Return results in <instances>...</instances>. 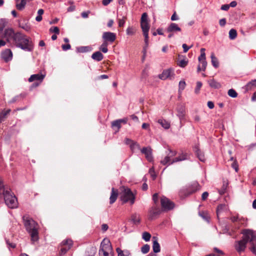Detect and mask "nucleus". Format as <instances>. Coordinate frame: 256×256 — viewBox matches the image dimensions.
<instances>
[{"instance_id":"f257e3e1","label":"nucleus","mask_w":256,"mask_h":256,"mask_svg":"<svg viewBox=\"0 0 256 256\" xmlns=\"http://www.w3.org/2000/svg\"><path fill=\"white\" fill-rule=\"evenodd\" d=\"M3 36L6 40L0 38V48L5 46L8 42L12 47L16 46L26 51L30 52L33 49L30 38L20 32H15L12 28L4 30Z\"/></svg>"},{"instance_id":"f03ea898","label":"nucleus","mask_w":256,"mask_h":256,"mask_svg":"<svg viewBox=\"0 0 256 256\" xmlns=\"http://www.w3.org/2000/svg\"><path fill=\"white\" fill-rule=\"evenodd\" d=\"M242 234H243L242 239L236 241L234 243V248L240 254L245 250L246 245L250 242V249L251 252L256 255V234L255 232L250 230H244Z\"/></svg>"},{"instance_id":"7ed1b4c3","label":"nucleus","mask_w":256,"mask_h":256,"mask_svg":"<svg viewBox=\"0 0 256 256\" xmlns=\"http://www.w3.org/2000/svg\"><path fill=\"white\" fill-rule=\"evenodd\" d=\"M23 220L26 229L30 234L32 242L38 240V226L32 218L28 216H24Z\"/></svg>"},{"instance_id":"20e7f679","label":"nucleus","mask_w":256,"mask_h":256,"mask_svg":"<svg viewBox=\"0 0 256 256\" xmlns=\"http://www.w3.org/2000/svg\"><path fill=\"white\" fill-rule=\"evenodd\" d=\"M120 196L124 203L130 202L132 204L134 203L135 194L126 186H122L120 188Z\"/></svg>"},{"instance_id":"39448f33","label":"nucleus","mask_w":256,"mask_h":256,"mask_svg":"<svg viewBox=\"0 0 256 256\" xmlns=\"http://www.w3.org/2000/svg\"><path fill=\"white\" fill-rule=\"evenodd\" d=\"M100 256H114V252L110 240L104 238L101 242L98 252Z\"/></svg>"},{"instance_id":"423d86ee","label":"nucleus","mask_w":256,"mask_h":256,"mask_svg":"<svg viewBox=\"0 0 256 256\" xmlns=\"http://www.w3.org/2000/svg\"><path fill=\"white\" fill-rule=\"evenodd\" d=\"M3 194L5 203L9 208H15L18 207L17 198L10 190H4Z\"/></svg>"},{"instance_id":"0eeeda50","label":"nucleus","mask_w":256,"mask_h":256,"mask_svg":"<svg viewBox=\"0 0 256 256\" xmlns=\"http://www.w3.org/2000/svg\"><path fill=\"white\" fill-rule=\"evenodd\" d=\"M170 153L171 154L170 156H165L164 159L160 160V164L163 165H170L174 162L182 161L188 158V155L186 154H182L176 158L171 160L170 157L174 156L175 152H170Z\"/></svg>"},{"instance_id":"6e6552de","label":"nucleus","mask_w":256,"mask_h":256,"mask_svg":"<svg viewBox=\"0 0 256 256\" xmlns=\"http://www.w3.org/2000/svg\"><path fill=\"white\" fill-rule=\"evenodd\" d=\"M72 245V242L70 239H67L62 242L61 248L59 252V256L64 254L71 248Z\"/></svg>"},{"instance_id":"1a4fd4ad","label":"nucleus","mask_w":256,"mask_h":256,"mask_svg":"<svg viewBox=\"0 0 256 256\" xmlns=\"http://www.w3.org/2000/svg\"><path fill=\"white\" fill-rule=\"evenodd\" d=\"M140 26L143 34L148 33L150 26L148 20V14L146 12L142 14V16Z\"/></svg>"},{"instance_id":"9d476101","label":"nucleus","mask_w":256,"mask_h":256,"mask_svg":"<svg viewBox=\"0 0 256 256\" xmlns=\"http://www.w3.org/2000/svg\"><path fill=\"white\" fill-rule=\"evenodd\" d=\"M174 70L168 68L164 70L161 74L158 76V77L162 80H166V79L172 80L174 78Z\"/></svg>"},{"instance_id":"9b49d317","label":"nucleus","mask_w":256,"mask_h":256,"mask_svg":"<svg viewBox=\"0 0 256 256\" xmlns=\"http://www.w3.org/2000/svg\"><path fill=\"white\" fill-rule=\"evenodd\" d=\"M161 206L164 210H168L174 208V204L166 197L163 196L160 200Z\"/></svg>"},{"instance_id":"f8f14e48","label":"nucleus","mask_w":256,"mask_h":256,"mask_svg":"<svg viewBox=\"0 0 256 256\" xmlns=\"http://www.w3.org/2000/svg\"><path fill=\"white\" fill-rule=\"evenodd\" d=\"M124 142L126 144L129 146L131 150L133 152H136L138 150H141L140 144L131 139L126 138L124 140Z\"/></svg>"},{"instance_id":"ddd939ff","label":"nucleus","mask_w":256,"mask_h":256,"mask_svg":"<svg viewBox=\"0 0 256 256\" xmlns=\"http://www.w3.org/2000/svg\"><path fill=\"white\" fill-rule=\"evenodd\" d=\"M0 56L2 58L7 62L12 60L13 54L10 49L6 48L1 52Z\"/></svg>"},{"instance_id":"4468645a","label":"nucleus","mask_w":256,"mask_h":256,"mask_svg":"<svg viewBox=\"0 0 256 256\" xmlns=\"http://www.w3.org/2000/svg\"><path fill=\"white\" fill-rule=\"evenodd\" d=\"M140 151L142 154L145 155L146 160L151 162L153 160V156L152 154V150L150 147L143 148Z\"/></svg>"},{"instance_id":"2eb2a0df","label":"nucleus","mask_w":256,"mask_h":256,"mask_svg":"<svg viewBox=\"0 0 256 256\" xmlns=\"http://www.w3.org/2000/svg\"><path fill=\"white\" fill-rule=\"evenodd\" d=\"M166 30L168 33H174L176 34L178 32H180L182 30L178 24L172 22L169 24Z\"/></svg>"},{"instance_id":"dca6fc26","label":"nucleus","mask_w":256,"mask_h":256,"mask_svg":"<svg viewBox=\"0 0 256 256\" xmlns=\"http://www.w3.org/2000/svg\"><path fill=\"white\" fill-rule=\"evenodd\" d=\"M102 37L104 42H112L116 40V35L112 32H104Z\"/></svg>"},{"instance_id":"f3484780","label":"nucleus","mask_w":256,"mask_h":256,"mask_svg":"<svg viewBox=\"0 0 256 256\" xmlns=\"http://www.w3.org/2000/svg\"><path fill=\"white\" fill-rule=\"evenodd\" d=\"M45 74H42L41 73L32 74L28 78V82H32L34 80H38L41 82L45 78Z\"/></svg>"},{"instance_id":"a211bd4d","label":"nucleus","mask_w":256,"mask_h":256,"mask_svg":"<svg viewBox=\"0 0 256 256\" xmlns=\"http://www.w3.org/2000/svg\"><path fill=\"white\" fill-rule=\"evenodd\" d=\"M160 213V210L156 207H152L149 211V218L152 220Z\"/></svg>"},{"instance_id":"6ab92c4d","label":"nucleus","mask_w":256,"mask_h":256,"mask_svg":"<svg viewBox=\"0 0 256 256\" xmlns=\"http://www.w3.org/2000/svg\"><path fill=\"white\" fill-rule=\"evenodd\" d=\"M186 114V109L184 106H180L177 108V116L180 120L184 118Z\"/></svg>"},{"instance_id":"aec40b11","label":"nucleus","mask_w":256,"mask_h":256,"mask_svg":"<svg viewBox=\"0 0 256 256\" xmlns=\"http://www.w3.org/2000/svg\"><path fill=\"white\" fill-rule=\"evenodd\" d=\"M152 249L153 251L155 253H157L160 252V246L158 242V238L156 236H153L152 238Z\"/></svg>"},{"instance_id":"412c9836","label":"nucleus","mask_w":256,"mask_h":256,"mask_svg":"<svg viewBox=\"0 0 256 256\" xmlns=\"http://www.w3.org/2000/svg\"><path fill=\"white\" fill-rule=\"evenodd\" d=\"M200 189V185L197 182H193L188 188V195Z\"/></svg>"},{"instance_id":"4be33fe9","label":"nucleus","mask_w":256,"mask_h":256,"mask_svg":"<svg viewBox=\"0 0 256 256\" xmlns=\"http://www.w3.org/2000/svg\"><path fill=\"white\" fill-rule=\"evenodd\" d=\"M118 193L117 190H115L114 188H112L110 198V204H112L116 202L118 198Z\"/></svg>"},{"instance_id":"5701e85b","label":"nucleus","mask_w":256,"mask_h":256,"mask_svg":"<svg viewBox=\"0 0 256 256\" xmlns=\"http://www.w3.org/2000/svg\"><path fill=\"white\" fill-rule=\"evenodd\" d=\"M92 59L99 62L103 59L104 56L100 52H96L92 54Z\"/></svg>"},{"instance_id":"b1692460","label":"nucleus","mask_w":256,"mask_h":256,"mask_svg":"<svg viewBox=\"0 0 256 256\" xmlns=\"http://www.w3.org/2000/svg\"><path fill=\"white\" fill-rule=\"evenodd\" d=\"M116 252H118V256H130V253L128 250H122L120 248H116Z\"/></svg>"},{"instance_id":"393cba45","label":"nucleus","mask_w":256,"mask_h":256,"mask_svg":"<svg viewBox=\"0 0 256 256\" xmlns=\"http://www.w3.org/2000/svg\"><path fill=\"white\" fill-rule=\"evenodd\" d=\"M210 86L214 88H219L221 87L220 83L214 80H210L208 82Z\"/></svg>"},{"instance_id":"a878e982","label":"nucleus","mask_w":256,"mask_h":256,"mask_svg":"<svg viewBox=\"0 0 256 256\" xmlns=\"http://www.w3.org/2000/svg\"><path fill=\"white\" fill-rule=\"evenodd\" d=\"M8 22V20L6 18L0 19V34L3 31L4 28L6 26Z\"/></svg>"},{"instance_id":"bb28decb","label":"nucleus","mask_w":256,"mask_h":256,"mask_svg":"<svg viewBox=\"0 0 256 256\" xmlns=\"http://www.w3.org/2000/svg\"><path fill=\"white\" fill-rule=\"evenodd\" d=\"M26 4V0H22L19 3L18 2V1H17L16 4V8L18 10H22L24 8Z\"/></svg>"},{"instance_id":"cd10ccee","label":"nucleus","mask_w":256,"mask_h":256,"mask_svg":"<svg viewBox=\"0 0 256 256\" xmlns=\"http://www.w3.org/2000/svg\"><path fill=\"white\" fill-rule=\"evenodd\" d=\"M207 66V62L206 60H201L200 62V64L198 67V72H199L200 70L205 71Z\"/></svg>"},{"instance_id":"c85d7f7f","label":"nucleus","mask_w":256,"mask_h":256,"mask_svg":"<svg viewBox=\"0 0 256 256\" xmlns=\"http://www.w3.org/2000/svg\"><path fill=\"white\" fill-rule=\"evenodd\" d=\"M228 209L227 206L224 204H221L218 206L217 208V216H218L219 214L224 211Z\"/></svg>"},{"instance_id":"c756f323","label":"nucleus","mask_w":256,"mask_h":256,"mask_svg":"<svg viewBox=\"0 0 256 256\" xmlns=\"http://www.w3.org/2000/svg\"><path fill=\"white\" fill-rule=\"evenodd\" d=\"M195 152L198 159L202 162H204L205 158L204 154L199 149L196 148L195 149Z\"/></svg>"},{"instance_id":"7c9ffc66","label":"nucleus","mask_w":256,"mask_h":256,"mask_svg":"<svg viewBox=\"0 0 256 256\" xmlns=\"http://www.w3.org/2000/svg\"><path fill=\"white\" fill-rule=\"evenodd\" d=\"M158 122L165 129H168L170 127V124L166 120H159Z\"/></svg>"},{"instance_id":"2f4dec72","label":"nucleus","mask_w":256,"mask_h":256,"mask_svg":"<svg viewBox=\"0 0 256 256\" xmlns=\"http://www.w3.org/2000/svg\"><path fill=\"white\" fill-rule=\"evenodd\" d=\"M92 50L90 46H80L77 48V51L79 52H86Z\"/></svg>"},{"instance_id":"473e14b6","label":"nucleus","mask_w":256,"mask_h":256,"mask_svg":"<svg viewBox=\"0 0 256 256\" xmlns=\"http://www.w3.org/2000/svg\"><path fill=\"white\" fill-rule=\"evenodd\" d=\"M210 58L212 59V66L216 68H218V60L217 58L214 56V54H211Z\"/></svg>"},{"instance_id":"72a5a7b5","label":"nucleus","mask_w":256,"mask_h":256,"mask_svg":"<svg viewBox=\"0 0 256 256\" xmlns=\"http://www.w3.org/2000/svg\"><path fill=\"white\" fill-rule=\"evenodd\" d=\"M132 220L136 224H138L140 222V216L138 214H134L132 216Z\"/></svg>"},{"instance_id":"f704fd0d","label":"nucleus","mask_w":256,"mask_h":256,"mask_svg":"<svg viewBox=\"0 0 256 256\" xmlns=\"http://www.w3.org/2000/svg\"><path fill=\"white\" fill-rule=\"evenodd\" d=\"M108 44L106 42H104L100 48V50L104 53H106L108 51L107 46Z\"/></svg>"},{"instance_id":"c9c22d12","label":"nucleus","mask_w":256,"mask_h":256,"mask_svg":"<svg viewBox=\"0 0 256 256\" xmlns=\"http://www.w3.org/2000/svg\"><path fill=\"white\" fill-rule=\"evenodd\" d=\"M10 112V110L9 109L6 111H3L0 114V123L6 118V116Z\"/></svg>"},{"instance_id":"e433bc0d","label":"nucleus","mask_w":256,"mask_h":256,"mask_svg":"<svg viewBox=\"0 0 256 256\" xmlns=\"http://www.w3.org/2000/svg\"><path fill=\"white\" fill-rule=\"evenodd\" d=\"M237 36V32L236 30L231 29L229 32V38L230 40H234Z\"/></svg>"},{"instance_id":"4c0bfd02","label":"nucleus","mask_w":256,"mask_h":256,"mask_svg":"<svg viewBox=\"0 0 256 256\" xmlns=\"http://www.w3.org/2000/svg\"><path fill=\"white\" fill-rule=\"evenodd\" d=\"M151 238L150 234L146 232H145L142 233V238L146 242H148Z\"/></svg>"},{"instance_id":"58836bf2","label":"nucleus","mask_w":256,"mask_h":256,"mask_svg":"<svg viewBox=\"0 0 256 256\" xmlns=\"http://www.w3.org/2000/svg\"><path fill=\"white\" fill-rule=\"evenodd\" d=\"M228 94L230 96L233 98H235L237 97V96H238L237 92H236V91L234 90L232 88L229 90H228Z\"/></svg>"},{"instance_id":"ea45409f","label":"nucleus","mask_w":256,"mask_h":256,"mask_svg":"<svg viewBox=\"0 0 256 256\" xmlns=\"http://www.w3.org/2000/svg\"><path fill=\"white\" fill-rule=\"evenodd\" d=\"M19 27L22 28L23 30H24L26 32H29V31H30V30L31 29L30 26L28 25L27 24H19Z\"/></svg>"},{"instance_id":"a19ab883","label":"nucleus","mask_w":256,"mask_h":256,"mask_svg":"<svg viewBox=\"0 0 256 256\" xmlns=\"http://www.w3.org/2000/svg\"><path fill=\"white\" fill-rule=\"evenodd\" d=\"M150 248V246L147 244H146L141 248V251L144 254H146L148 252Z\"/></svg>"},{"instance_id":"79ce46f5","label":"nucleus","mask_w":256,"mask_h":256,"mask_svg":"<svg viewBox=\"0 0 256 256\" xmlns=\"http://www.w3.org/2000/svg\"><path fill=\"white\" fill-rule=\"evenodd\" d=\"M120 120H114L112 122V126L113 127L116 126L118 128V130H119L120 128Z\"/></svg>"},{"instance_id":"37998d69","label":"nucleus","mask_w":256,"mask_h":256,"mask_svg":"<svg viewBox=\"0 0 256 256\" xmlns=\"http://www.w3.org/2000/svg\"><path fill=\"white\" fill-rule=\"evenodd\" d=\"M188 64V60L185 59L179 61L178 66L182 68L185 67Z\"/></svg>"},{"instance_id":"c03bdc74","label":"nucleus","mask_w":256,"mask_h":256,"mask_svg":"<svg viewBox=\"0 0 256 256\" xmlns=\"http://www.w3.org/2000/svg\"><path fill=\"white\" fill-rule=\"evenodd\" d=\"M202 86V83L200 82H196V86L195 88L194 92L196 94H198Z\"/></svg>"},{"instance_id":"a18cd8bd","label":"nucleus","mask_w":256,"mask_h":256,"mask_svg":"<svg viewBox=\"0 0 256 256\" xmlns=\"http://www.w3.org/2000/svg\"><path fill=\"white\" fill-rule=\"evenodd\" d=\"M50 31L51 32H54L56 34L60 33L59 28L57 26L52 27L50 29Z\"/></svg>"},{"instance_id":"49530a36","label":"nucleus","mask_w":256,"mask_h":256,"mask_svg":"<svg viewBox=\"0 0 256 256\" xmlns=\"http://www.w3.org/2000/svg\"><path fill=\"white\" fill-rule=\"evenodd\" d=\"M144 36L145 46H148V33L143 34Z\"/></svg>"},{"instance_id":"de8ad7c7","label":"nucleus","mask_w":256,"mask_h":256,"mask_svg":"<svg viewBox=\"0 0 256 256\" xmlns=\"http://www.w3.org/2000/svg\"><path fill=\"white\" fill-rule=\"evenodd\" d=\"M126 18L124 17L122 19L118 20V26L120 27H122L125 24Z\"/></svg>"},{"instance_id":"09e8293b","label":"nucleus","mask_w":256,"mask_h":256,"mask_svg":"<svg viewBox=\"0 0 256 256\" xmlns=\"http://www.w3.org/2000/svg\"><path fill=\"white\" fill-rule=\"evenodd\" d=\"M186 86V82L184 80H181L179 82V88L181 90H183Z\"/></svg>"},{"instance_id":"8fccbe9b","label":"nucleus","mask_w":256,"mask_h":256,"mask_svg":"<svg viewBox=\"0 0 256 256\" xmlns=\"http://www.w3.org/2000/svg\"><path fill=\"white\" fill-rule=\"evenodd\" d=\"M232 166L233 168H234L236 172H238V164L236 160H234L232 164Z\"/></svg>"},{"instance_id":"3c124183","label":"nucleus","mask_w":256,"mask_h":256,"mask_svg":"<svg viewBox=\"0 0 256 256\" xmlns=\"http://www.w3.org/2000/svg\"><path fill=\"white\" fill-rule=\"evenodd\" d=\"M182 46L184 49V52H186L192 46V45L190 46H188L186 44H184Z\"/></svg>"},{"instance_id":"603ef678","label":"nucleus","mask_w":256,"mask_h":256,"mask_svg":"<svg viewBox=\"0 0 256 256\" xmlns=\"http://www.w3.org/2000/svg\"><path fill=\"white\" fill-rule=\"evenodd\" d=\"M149 172L151 176L152 177V178L154 180L156 178V175L154 174V168L153 167L150 169Z\"/></svg>"},{"instance_id":"864d4df0","label":"nucleus","mask_w":256,"mask_h":256,"mask_svg":"<svg viewBox=\"0 0 256 256\" xmlns=\"http://www.w3.org/2000/svg\"><path fill=\"white\" fill-rule=\"evenodd\" d=\"M206 60L205 53L200 54V56L198 57V61L201 62V60Z\"/></svg>"},{"instance_id":"5fc2aeb1","label":"nucleus","mask_w":256,"mask_h":256,"mask_svg":"<svg viewBox=\"0 0 256 256\" xmlns=\"http://www.w3.org/2000/svg\"><path fill=\"white\" fill-rule=\"evenodd\" d=\"M230 220L232 222H236L240 220V219H239L238 216H231Z\"/></svg>"},{"instance_id":"6e6d98bb","label":"nucleus","mask_w":256,"mask_h":256,"mask_svg":"<svg viewBox=\"0 0 256 256\" xmlns=\"http://www.w3.org/2000/svg\"><path fill=\"white\" fill-rule=\"evenodd\" d=\"M152 200L155 204H156L158 202V194L156 193L153 195Z\"/></svg>"},{"instance_id":"4d7b16f0","label":"nucleus","mask_w":256,"mask_h":256,"mask_svg":"<svg viewBox=\"0 0 256 256\" xmlns=\"http://www.w3.org/2000/svg\"><path fill=\"white\" fill-rule=\"evenodd\" d=\"M62 48L64 50H67L70 48V44H63L62 46Z\"/></svg>"},{"instance_id":"13d9d810","label":"nucleus","mask_w":256,"mask_h":256,"mask_svg":"<svg viewBox=\"0 0 256 256\" xmlns=\"http://www.w3.org/2000/svg\"><path fill=\"white\" fill-rule=\"evenodd\" d=\"M6 244L8 246V248H14L16 247V244L14 243L10 242L8 240L6 241Z\"/></svg>"},{"instance_id":"bf43d9fd","label":"nucleus","mask_w":256,"mask_h":256,"mask_svg":"<svg viewBox=\"0 0 256 256\" xmlns=\"http://www.w3.org/2000/svg\"><path fill=\"white\" fill-rule=\"evenodd\" d=\"M220 24V26H225L226 24V20L225 18H222L220 20L219 22Z\"/></svg>"},{"instance_id":"052dcab7","label":"nucleus","mask_w":256,"mask_h":256,"mask_svg":"<svg viewBox=\"0 0 256 256\" xmlns=\"http://www.w3.org/2000/svg\"><path fill=\"white\" fill-rule=\"evenodd\" d=\"M178 20V17L176 14V12H174V14L171 16V20L174 21V20Z\"/></svg>"},{"instance_id":"680f3d73","label":"nucleus","mask_w":256,"mask_h":256,"mask_svg":"<svg viewBox=\"0 0 256 256\" xmlns=\"http://www.w3.org/2000/svg\"><path fill=\"white\" fill-rule=\"evenodd\" d=\"M208 196V192H204L202 194V200H206Z\"/></svg>"},{"instance_id":"e2e57ef3","label":"nucleus","mask_w":256,"mask_h":256,"mask_svg":"<svg viewBox=\"0 0 256 256\" xmlns=\"http://www.w3.org/2000/svg\"><path fill=\"white\" fill-rule=\"evenodd\" d=\"M229 8H230L229 4H224L221 7V9L223 10H228Z\"/></svg>"},{"instance_id":"0e129e2a","label":"nucleus","mask_w":256,"mask_h":256,"mask_svg":"<svg viewBox=\"0 0 256 256\" xmlns=\"http://www.w3.org/2000/svg\"><path fill=\"white\" fill-rule=\"evenodd\" d=\"M126 34L128 35H131V34H133V31H132V28L130 27H128L127 29H126Z\"/></svg>"},{"instance_id":"69168bd1","label":"nucleus","mask_w":256,"mask_h":256,"mask_svg":"<svg viewBox=\"0 0 256 256\" xmlns=\"http://www.w3.org/2000/svg\"><path fill=\"white\" fill-rule=\"evenodd\" d=\"M208 106L210 108V109H212L214 108V103L211 102V101H209L208 102Z\"/></svg>"},{"instance_id":"338daca9","label":"nucleus","mask_w":256,"mask_h":256,"mask_svg":"<svg viewBox=\"0 0 256 256\" xmlns=\"http://www.w3.org/2000/svg\"><path fill=\"white\" fill-rule=\"evenodd\" d=\"M248 84L250 86H256V80H252Z\"/></svg>"},{"instance_id":"774afa93","label":"nucleus","mask_w":256,"mask_h":256,"mask_svg":"<svg viewBox=\"0 0 256 256\" xmlns=\"http://www.w3.org/2000/svg\"><path fill=\"white\" fill-rule=\"evenodd\" d=\"M112 1V0H102V4L104 5V6H107Z\"/></svg>"}]
</instances>
